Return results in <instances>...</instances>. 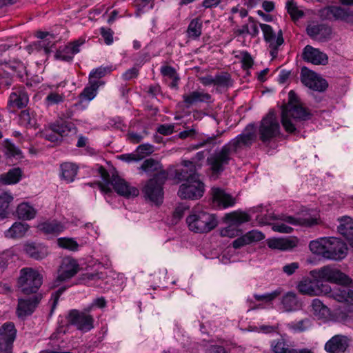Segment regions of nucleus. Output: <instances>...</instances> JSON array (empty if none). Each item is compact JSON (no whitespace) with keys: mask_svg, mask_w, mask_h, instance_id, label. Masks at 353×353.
I'll return each instance as SVG.
<instances>
[{"mask_svg":"<svg viewBox=\"0 0 353 353\" xmlns=\"http://www.w3.org/2000/svg\"><path fill=\"white\" fill-rule=\"evenodd\" d=\"M254 123L248 124L241 134L220 148L216 149L208 158L207 164L213 174H219L233 159L234 154L243 147L250 146L257 137Z\"/></svg>","mask_w":353,"mask_h":353,"instance_id":"nucleus-1","label":"nucleus"},{"mask_svg":"<svg viewBox=\"0 0 353 353\" xmlns=\"http://www.w3.org/2000/svg\"><path fill=\"white\" fill-rule=\"evenodd\" d=\"M311 114L299 103V97L294 91L288 93V102L282 107L281 123L287 132L296 131V125L299 121L310 119Z\"/></svg>","mask_w":353,"mask_h":353,"instance_id":"nucleus-2","label":"nucleus"},{"mask_svg":"<svg viewBox=\"0 0 353 353\" xmlns=\"http://www.w3.org/2000/svg\"><path fill=\"white\" fill-rule=\"evenodd\" d=\"M309 248L312 253L330 260L341 261L347 254L346 243L336 237H325L312 241Z\"/></svg>","mask_w":353,"mask_h":353,"instance_id":"nucleus-3","label":"nucleus"},{"mask_svg":"<svg viewBox=\"0 0 353 353\" xmlns=\"http://www.w3.org/2000/svg\"><path fill=\"white\" fill-rule=\"evenodd\" d=\"M177 177L184 181L179 189L178 195L183 199H199L203 196L205 192L204 183L199 179L197 172L191 170L181 169L177 172Z\"/></svg>","mask_w":353,"mask_h":353,"instance_id":"nucleus-4","label":"nucleus"},{"mask_svg":"<svg viewBox=\"0 0 353 353\" xmlns=\"http://www.w3.org/2000/svg\"><path fill=\"white\" fill-rule=\"evenodd\" d=\"M43 283V276L32 268L21 269L17 279V288L24 294H36Z\"/></svg>","mask_w":353,"mask_h":353,"instance_id":"nucleus-5","label":"nucleus"},{"mask_svg":"<svg viewBox=\"0 0 353 353\" xmlns=\"http://www.w3.org/2000/svg\"><path fill=\"white\" fill-rule=\"evenodd\" d=\"M310 273L313 278L318 279L322 283L323 281H327L344 286H353L352 279L332 265H325L319 269L311 271Z\"/></svg>","mask_w":353,"mask_h":353,"instance_id":"nucleus-6","label":"nucleus"},{"mask_svg":"<svg viewBox=\"0 0 353 353\" xmlns=\"http://www.w3.org/2000/svg\"><path fill=\"white\" fill-rule=\"evenodd\" d=\"M190 230L196 233H207L215 228L218 221L214 214L203 211L192 212L186 219Z\"/></svg>","mask_w":353,"mask_h":353,"instance_id":"nucleus-7","label":"nucleus"},{"mask_svg":"<svg viewBox=\"0 0 353 353\" xmlns=\"http://www.w3.org/2000/svg\"><path fill=\"white\" fill-rule=\"evenodd\" d=\"M168 179V172L165 170L157 173L149 179L143 188L144 196L157 205L161 204L163 199V185Z\"/></svg>","mask_w":353,"mask_h":353,"instance_id":"nucleus-8","label":"nucleus"},{"mask_svg":"<svg viewBox=\"0 0 353 353\" xmlns=\"http://www.w3.org/2000/svg\"><path fill=\"white\" fill-rule=\"evenodd\" d=\"M280 134V124L274 112L270 111L260 122L258 135L263 144L268 145Z\"/></svg>","mask_w":353,"mask_h":353,"instance_id":"nucleus-9","label":"nucleus"},{"mask_svg":"<svg viewBox=\"0 0 353 353\" xmlns=\"http://www.w3.org/2000/svg\"><path fill=\"white\" fill-rule=\"evenodd\" d=\"M319 16L324 20L343 21L353 25V10L338 6H326L319 10Z\"/></svg>","mask_w":353,"mask_h":353,"instance_id":"nucleus-10","label":"nucleus"},{"mask_svg":"<svg viewBox=\"0 0 353 353\" xmlns=\"http://www.w3.org/2000/svg\"><path fill=\"white\" fill-rule=\"evenodd\" d=\"M297 289L300 293L310 296L327 294L330 292V286L328 284L323 283L315 278L300 281Z\"/></svg>","mask_w":353,"mask_h":353,"instance_id":"nucleus-11","label":"nucleus"},{"mask_svg":"<svg viewBox=\"0 0 353 353\" xmlns=\"http://www.w3.org/2000/svg\"><path fill=\"white\" fill-rule=\"evenodd\" d=\"M225 220L231 224L220 230V235L223 237L234 238L239 234V230L236 226L243 223L250 221L249 216L244 212H234L232 213L226 214Z\"/></svg>","mask_w":353,"mask_h":353,"instance_id":"nucleus-12","label":"nucleus"},{"mask_svg":"<svg viewBox=\"0 0 353 353\" xmlns=\"http://www.w3.org/2000/svg\"><path fill=\"white\" fill-rule=\"evenodd\" d=\"M68 321L70 324L82 332H88L94 328L92 316L86 312H81L77 310H72L69 312Z\"/></svg>","mask_w":353,"mask_h":353,"instance_id":"nucleus-13","label":"nucleus"},{"mask_svg":"<svg viewBox=\"0 0 353 353\" xmlns=\"http://www.w3.org/2000/svg\"><path fill=\"white\" fill-rule=\"evenodd\" d=\"M301 81L306 87L318 92L325 91L328 86L325 79L321 78L316 73L306 67H303L301 69Z\"/></svg>","mask_w":353,"mask_h":353,"instance_id":"nucleus-14","label":"nucleus"},{"mask_svg":"<svg viewBox=\"0 0 353 353\" xmlns=\"http://www.w3.org/2000/svg\"><path fill=\"white\" fill-rule=\"evenodd\" d=\"M16 334L17 330L12 322L6 323L0 327V353H12Z\"/></svg>","mask_w":353,"mask_h":353,"instance_id":"nucleus-15","label":"nucleus"},{"mask_svg":"<svg viewBox=\"0 0 353 353\" xmlns=\"http://www.w3.org/2000/svg\"><path fill=\"white\" fill-rule=\"evenodd\" d=\"M260 27L263 31L265 41L269 43L270 54L274 58L278 54V48L283 43L282 32L280 30L276 35L272 28L268 24L261 23Z\"/></svg>","mask_w":353,"mask_h":353,"instance_id":"nucleus-16","label":"nucleus"},{"mask_svg":"<svg viewBox=\"0 0 353 353\" xmlns=\"http://www.w3.org/2000/svg\"><path fill=\"white\" fill-rule=\"evenodd\" d=\"M41 299V294H36L28 298L19 299L17 308L18 317L23 318L32 314Z\"/></svg>","mask_w":353,"mask_h":353,"instance_id":"nucleus-17","label":"nucleus"},{"mask_svg":"<svg viewBox=\"0 0 353 353\" xmlns=\"http://www.w3.org/2000/svg\"><path fill=\"white\" fill-rule=\"evenodd\" d=\"M307 34L312 39L325 42L332 38V28L324 23H312L307 26Z\"/></svg>","mask_w":353,"mask_h":353,"instance_id":"nucleus-18","label":"nucleus"},{"mask_svg":"<svg viewBox=\"0 0 353 353\" xmlns=\"http://www.w3.org/2000/svg\"><path fill=\"white\" fill-rule=\"evenodd\" d=\"M351 339L345 335L336 334L325 344V350L328 353H345L350 346Z\"/></svg>","mask_w":353,"mask_h":353,"instance_id":"nucleus-19","label":"nucleus"},{"mask_svg":"<svg viewBox=\"0 0 353 353\" xmlns=\"http://www.w3.org/2000/svg\"><path fill=\"white\" fill-rule=\"evenodd\" d=\"M79 271V265L74 259H65L63 261L58 271V275L54 285L60 282L67 281L73 277Z\"/></svg>","mask_w":353,"mask_h":353,"instance_id":"nucleus-20","label":"nucleus"},{"mask_svg":"<svg viewBox=\"0 0 353 353\" xmlns=\"http://www.w3.org/2000/svg\"><path fill=\"white\" fill-rule=\"evenodd\" d=\"M109 183L118 194L124 197L137 196L139 194V191L136 188L130 186L127 181L118 175L113 174L110 179Z\"/></svg>","mask_w":353,"mask_h":353,"instance_id":"nucleus-21","label":"nucleus"},{"mask_svg":"<svg viewBox=\"0 0 353 353\" xmlns=\"http://www.w3.org/2000/svg\"><path fill=\"white\" fill-rule=\"evenodd\" d=\"M85 42L83 39H78L70 43L62 49L57 50L54 58L56 60H61L65 62H71L74 56L80 52V46Z\"/></svg>","mask_w":353,"mask_h":353,"instance_id":"nucleus-22","label":"nucleus"},{"mask_svg":"<svg viewBox=\"0 0 353 353\" xmlns=\"http://www.w3.org/2000/svg\"><path fill=\"white\" fill-rule=\"evenodd\" d=\"M302 57L305 61L315 65H325L328 61L326 54L310 45L304 48Z\"/></svg>","mask_w":353,"mask_h":353,"instance_id":"nucleus-23","label":"nucleus"},{"mask_svg":"<svg viewBox=\"0 0 353 353\" xmlns=\"http://www.w3.org/2000/svg\"><path fill=\"white\" fill-rule=\"evenodd\" d=\"M299 239L295 236L271 238L267 240L268 246L272 250L289 251L298 245Z\"/></svg>","mask_w":353,"mask_h":353,"instance_id":"nucleus-24","label":"nucleus"},{"mask_svg":"<svg viewBox=\"0 0 353 353\" xmlns=\"http://www.w3.org/2000/svg\"><path fill=\"white\" fill-rule=\"evenodd\" d=\"M182 98L183 103L188 108L198 103H210L212 102V96L202 89H197L189 93L183 94Z\"/></svg>","mask_w":353,"mask_h":353,"instance_id":"nucleus-25","label":"nucleus"},{"mask_svg":"<svg viewBox=\"0 0 353 353\" xmlns=\"http://www.w3.org/2000/svg\"><path fill=\"white\" fill-rule=\"evenodd\" d=\"M28 101V95L23 88H13L10 94L8 105L21 109L26 107Z\"/></svg>","mask_w":353,"mask_h":353,"instance_id":"nucleus-26","label":"nucleus"},{"mask_svg":"<svg viewBox=\"0 0 353 353\" xmlns=\"http://www.w3.org/2000/svg\"><path fill=\"white\" fill-rule=\"evenodd\" d=\"M265 238L264 234L258 230H252L245 234L237 238L232 242V246L235 249H239L244 245L253 242L259 241Z\"/></svg>","mask_w":353,"mask_h":353,"instance_id":"nucleus-27","label":"nucleus"},{"mask_svg":"<svg viewBox=\"0 0 353 353\" xmlns=\"http://www.w3.org/2000/svg\"><path fill=\"white\" fill-rule=\"evenodd\" d=\"M212 192L213 202L214 203H216L219 207L226 208L234 205V199L231 195L226 194L221 188H213L212 189Z\"/></svg>","mask_w":353,"mask_h":353,"instance_id":"nucleus-28","label":"nucleus"},{"mask_svg":"<svg viewBox=\"0 0 353 353\" xmlns=\"http://www.w3.org/2000/svg\"><path fill=\"white\" fill-rule=\"evenodd\" d=\"M38 229L46 234L57 236L66 229V226L59 221L52 220L39 223Z\"/></svg>","mask_w":353,"mask_h":353,"instance_id":"nucleus-29","label":"nucleus"},{"mask_svg":"<svg viewBox=\"0 0 353 353\" xmlns=\"http://www.w3.org/2000/svg\"><path fill=\"white\" fill-rule=\"evenodd\" d=\"M78 170L79 167L75 163H63L60 165V177L67 183H72L74 181Z\"/></svg>","mask_w":353,"mask_h":353,"instance_id":"nucleus-30","label":"nucleus"},{"mask_svg":"<svg viewBox=\"0 0 353 353\" xmlns=\"http://www.w3.org/2000/svg\"><path fill=\"white\" fill-rule=\"evenodd\" d=\"M281 305L283 311L287 312H294L301 307V303L292 292H288L283 296Z\"/></svg>","mask_w":353,"mask_h":353,"instance_id":"nucleus-31","label":"nucleus"},{"mask_svg":"<svg viewBox=\"0 0 353 353\" xmlns=\"http://www.w3.org/2000/svg\"><path fill=\"white\" fill-rule=\"evenodd\" d=\"M281 219L285 223L294 225L312 226L318 223V219L316 217H312L310 215L298 217L283 215Z\"/></svg>","mask_w":353,"mask_h":353,"instance_id":"nucleus-32","label":"nucleus"},{"mask_svg":"<svg viewBox=\"0 0 353 353\" xmlns=\"http://www.w3.org/2000/svg\"><path fill=\"white\" fill-rule=\"evenodd\" d=\"M28 229V224L15 222L8 230L5 231L4 235L8 239H19L25 236Z\"/></svg>","mask_w":353,"mask_h":353,"instance_id":"nucleus-33","label":"nucleus"},{"mask_svg":"<svg viewBox=\"0 0 353 353\" xmlns=\"http://www.w3.org/2000/svg\"><path fill=\"white\" fill-rule=\"evenodd\" d=\"M338 232L347 240L353 241V219L349 216H343L339 219Z\"/></svg>","mask_w":353,"mask_h":353,"instance_id":"nucleus-34","label":"nucleus"},{"mask_svg":"<svg viewBox=\"0 0 353 353\" xmlns=\"http://www.w3.org/2000/svg\"><path fill=\"white\" fill-rule=\"evenodd\" d=\"M50 130L55 132L59 137H66L69 134H75L77 132V128L71 122L66 121L52 124Z\"/></svg>","mask_w":353,"mask_h":353,"instance_id":"nucleus-35","label":"nucleus"},{"mask_svg":"<svg viewBox=\"0 0 353 353\" xmlns=\"http://www.w3.org/2000/svg\"><path fill=\"white\" fill-rule=\"evenodd\" d=\"M25 251L31 258L41 260L48 254V248L42 245H35L34 243H28L25 245Z\"/></svg>","mask_w":353,"mask_h":353,"instance_id":"nucleus-36","label":"nucleus"},{"mask_svg":"<svg viewBox=\"0 0 353 353\" xmlns=\"http://www.w3.org/2000/svg\"><path fill=\"white\" fill-rule=\"evenodd\" d=\"M18 118L19 124L25 128H33L37 124L36 114L30 109L21 110Z\"/></svg>","mask_w":353,"mask_h":353,"instance_id":"nucleus-37","label":"nucleus"},{"mask_svg":"<svg viewBox=\"0 0 353 353\" xmlns=\"http://www.w3.org/2000/svg\"><path fill=\"white\" fill-rule=\"evenodd\" d=\"M103 83L101 81H90L89 85L86 86L83 92L80 94V99L81 101H90L92 100L97 93V90L99 85Z\"/></svg>","mask_w":353,"mask_h":353,"instance_id":"nucleus-38","label":"nucleus"},{"mask_svg":"<svg viewBox=\"0 0 353 353\" xmlns=\"http://www.w3.org/2000/svg\"><path fill=\"white\" fill-rule=\"evenodd\" d=\"M3 153L8 159L19 160L23 158L22 151L9 139H6L3 143Z\"/></svg>","mask_w":353,"mask_h":353,"instance_id":"nucleus-39","label":"nucleus"},{"mask_svg":"<svg viewBox=\"0 0 353 353\" xmlns=\"http://www.w3.org/2000/svg\"><path fill=\"white\" fill-rule=\"evenodd\" d=\"M22 171L19 168H14L10 170L6 174L0 176V183L15 184L18 183L21 177Z\"/></svg>","mask_w":353,"mask_h":353,"instance_id":"nucleus-40","label":"nucleus"},{"mask_svg":"<svg viewBox=\"0 0 353 353\" xmlns=\"http://www.w3.org/2000/svg\"><path fill=\"white\" fill-rule=\"evenodd\" d=\"M312 326L311 318H305L299 321H294L288 324V327L294 332H304L309 330Z\"/></svg>","mask_w":353,"mask_h":353,"instance_id":"nucleus-41","label":"nucleus"},{"mask_svg":"<svg viewBox=\"0 0 353 353\" xmlns=\"http://www.w3.org/2000/svg\"><path fill=\"white\" fill-rule=\"evenodd\" d=\"M312 312L318 319H325L330 315V309L319 299H314L311 304Z\"/></svg>","mask_w":353,"mask_h":353,"instance_id":"nucleus-42","label":"nucleus"},{"mask_svg":"<svg viewBox=\"0 0 353 353\" xmlns=\"http://www.w3.org/2000/svg\"><path fill=\"white\" fill-rule=\"evenodd\" d=\"M205 154V151H199L191 161H183L182 164L184 168L183 169H187L189 172H190L191 170H194L195 172H196V170L201 168V162L204 160Z\"/></svg>","mask_w":353,"mask_h":353,"instance_id":"nucleus-43","label":"nucleus"},{"mask_svg":"<svg viewBox=\"0 0 353 353\" xmlns=\"http://www.w3.org/2000/svg\"><path fill=\"white\" fill-rule=\"evenodd\" d=\"M18 217L23 220H30L34 218L36 210L28 203L19 204L17 209Z\"/></svg>","mask_w":353,"mask_h":353,"instance_id":"nucleus-44","label":"nucleus"},{"mask_svg":"<svg viewBox=\"0 0 353 353\" xmlns=\"http://www.w3.org/2000/svg\"><path fill=\"white\" fill-rule=\"evenodd\" d=\"M203 24L200 19H193L188 27L187 33L192 39H198L202 33Z\"/></svg>","mask_w":353,"mask_h":353,"instance_id":"nucleus-45","label":"nucleus"},{"mask_svg":"<svg viewBox=\"0 0 353 353\" xmlns=\"http://www.w3.org/2000/svg\"><path fill=\"white\" fill-rule=\"evenodd\" d=\"M12 196L5 192L0 195V219H3L6 218L9 214L8 207L10 203L12 201Z\"/></svg>","mask_w":353,"mask_h":353,"instance_id":"nucleus-46","label":"nucleus"},{"mask_svg":"<svg viewBox=\"0 0 353 353\" xmlns=\"http://www.w3.org/2000/svg\"><path fill=\"white\" fill-rule=\"evenodd\" d=\"M57 244L60 248L70 250L77 251L79 248L78 243L73 238L61 237L57 239Z\"/></svg>","mask_w":353,"mask_h":353,"instance_id":"nucleus-47","label":"nucleus"},{"mask_svg":"<svg viewBox=\"0 0 353 353\" xmlns=\"http://www.w3.org/2000/svg\"><path fill=\"white\" fill-rule=\"evenodd\" d=\"M112 71V68L109 66H100L92 70L89 74L90 81H100L99 79Z\"/></svg>","mask_w":353,"mask_h":353,"instance_id":"nucleus-48","label":"nucleus"},{"mask_svg":"<svg viewBox=\"0 0 353 353\" xmlns=\"http://www.w3.org/2000/svg\"><path fill=\"white\" fill-rule=\"evenodd\" d=\"M65 96L63 94H59L55 92H50L45 99V104L50 107L63 102Z\"/></svg>","mask_w":353,"mask_h":353,"instance_id":"nucleus-49","label":"nucleus"},{"mask_svg":"<svg viewBox=\"0 0 353 353\" xmlns=\"http://www.w3.org/2000/svg\"><path fill=\"white\" fill-rule=\"evenodd\" d=\"M160 168V163L150 158L145 160L140 168L146 173H152L154 171H157Z\"/></svg>","mask_w":353,"mask_h":353,"instance_id":"nucleus-50","label":"nucleus"},{"mask_svg":"<svg viewBox=\"0 0 353 353\" xmlns=\"http://www.w3.org/2000/svg\"><path fill=\"white\" fill-rule=\"evenodd\" d=\"M286 8L293 20H298L303 16V12L299 9L296 3L294 1H288Z\"/></svg>","mask_w":353,"mask_h":353,"instance_id":"nucleus-51","label":"nucleus"},{"mask_svg":"<svg viewBox=\"0 0 353 353\" xmlns=\"http://www.w3.org/2000/svg\"><path fill=\"white\" fill-rule=\"evenodd\" d=\"M214 85L229 87L232 85L230 75L227 72L218 74L214 77Z\"/></svg>","mask_w":353,"mask_h":353,"instance_id":"nucleus-52","label":"nucleus"},{"mask_svg":"<svg viewBox=\"0 0 353 353\" xmlns=\"http://www.w3.org/2000/svg\"><path fill=\"white\" fill-rule=\"evenodd\" d=\"M330 296L337 301L338 302H346V289L345 288H336L334 290L330 289V292H328Z\"/></svg>","mask_w":353,"mask_h":353,"instance_id":"nucleus-53","label":"nucleus"},{"mask_svg":"<svg viewBox=\"0 0 353 353\" xmlns=\"http://www.w3.org/2000/svg\"><path fill=\"white\" fill-rule=\"evenodd\" d=\"M281 291L278 289L271 292L265 293L263 294H255L254 297L256 301H264L265 302H270L275 299L278 296L281 294Z\"/></svg>","mask_w":353,"mask_h":353,"instance_id":"nucleus-54","label":"nucleus"},{"mask_svg":"<svg viewBox=\"0 0 353 353\" xmlns=\"http://www.w3.org/2000/svg\"><path fill=\"white\" fill-rule=\"evenodd\" d=\"M272 350L275 353H290L292 349H289L283 340L274 341L271 344Z\"/></svg>","mask_w":353,"mask_h":353,"instance_id":"nucleus-55","label":"nucleus"},{"mask_svg":"<svg viewBox=\"0 0 353 353\" xmlns=\"http://www.w3.org/2000/svg\"><path fill=\"white\" fill-rule=\"evenodd\" d=\"M137 154L138 157H142L143 159L154 152V147L149 143L139 145L137 148Z\"/></svg>","mask_w":353,"mask_h":353,"instance_id":"nucleus-56","label":"nucleus"},{"mask_svg":"<svg viewBox=\"0 0 353 353\" xmlns=\"http://www.w3.org/2000/svg\"><path fill=\"white\" fill-rule=\"evenodd\" d=\"M56 43V37L54 39H52L49 37L46 40L39 41V46L43 48L45 52L48 54L51 52L52 48L54 47Z\"/></svg>","mask_w":353,"mask_h":353,"instance_id":"nucleus-57","label":"nucleus"},{"mask_svg":"<svg viewBox=\"0 0 353 353\" xmlns=\"http://www.w3.org/2000/svg\"><path fill=\"white\" fill-rule=\"evenodd\" d=\"M272 230L274 232L280 233H291L293 230L292 228L287 225L284 223H276L272 225Z\"/></svg>","mask_w":353,"mask_h":353,"instance_id":"nucleus-58","label":"nucleus"},{"mask_svg":"<svg viewBox=\"0 0 353 353\" xmlns=\"http://www.w3.org/2000/svg\"><path fill=\"white\" fill-rule=\"evenodd\" d=\"M100 32L105 44L111 45L113 42V32L112 30L110 28H101Z\"/></svg>","mask_w":353,"mask_h":353,"instance_id":"nucleus-59","label":"nucleus"},{"mask_svg":"<svg viewBox=\"0 0 353 353\" xmlns=\"http://www.w3.org/2000/svg\"><path fill=\"white\" fill-rule=\"evenodd\" d=\"M216 136L209 137L207 139L203 140L202 141H200L198 143H196V145H193L192 148L194 150H197L201 147H203L204 145H205L207 144H212V145L220 144L221 143V141H219L216 142Z\"/></svg>","mask_w":353,"mask_h":353,"instance_id":"nucleus-60","label":"nucleus"},{"mask_svg":"<svg viewBox=\"0 0 353 353\" xmlns=\"http://www.w3.org/2000/svg\"><path fill=\"white\" fill-rule=\"evenodd\" d=\"M300 265L298 262H292L285 265L282 268V271L288 276L292 275L299 268Z\"/></svg>","mask_w":353,"mask_h":353,"instance_id":"nucleus-61","label":"nucleus"},{"mask_svg":"<svg viewBox=\"0 0 353 353\" xmlns=\"http://www.w3.org/2000/svg\"><path fill=\"white\" fill-rule=\"evenodd\" d=\"M242 55V66L244 69H249L253 65V59L248 52H243Z\"/></svg>","mask_w":353,"mask_h":353,"instance_id":"nucleus-62","label":"nucleus"},{"mask_svg":"<svg viewBox=\"0 0 353 353\" xmlns=\"http://www.w3.org/2000/svg\"><path fill=\"white\" fill-rule=\"evenodd\" d=\"M161 73L163 77H169L170 79L174 78V77L177 76L176 70L169 65L162 66L161 68Z\"/></svg>","mask_w":353,"mask_h":353,"instance_id":"nucleus-63","label":"nucleus"},{"mask_svg":"<svg viewBox=\"0 0 353 353\" xmlns=\"http://www.w3.org/2000/svg\"><path fill=\"white\" fill-rule=\"evenodd\" d=\"M174 131V125L171 124L160 125L157 128V132L163 135H170Z\"/></svg>","mask_w":353,"mask_h":353,"instance_id":"nucleus-64","label":"nucleus"}]
</instances>
